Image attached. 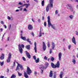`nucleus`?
Instances as JSON below:
<instances>
[{
  "instance_id": "nucleus-15",
  "label": "nucleus",
  "mask_w": 78,
  "mask_h": 78,
  "mask_svg": "<svg viewBox=\"0 0 78 78\" xmlns=\"http://www.w3.org/2000/svg\"><path fill=\"white\" fill-rule=\"evenodd\" d=\"M34 45L35 47L34 48V50H35V53H37V48H36V42H35L34 43Z\"/></svg>"
},
{
  "instance_id": "nucleus-50",
  "label": "nucleus",
  "mask_w": 78,
  "mask_h": 78,
  "mask_svg": "<svg viewBox=\"0 0 78 78\" xmlns=\"http://www.w3.org/2000/svg\"><path fill=\"white\" fill-rule=\"evenodd\" d=\"M31 34L33 35V36H34V33L33 32H32L31 33Z\"/></svg>"
},
{
  "instance_id": "nucleus-5",
  "label": "nucleus",
  "mask_w": 78,
  "mask_h": 78,
  "mask_svg": "<svg viewBox=\"0 0 78 78\" xmlns=\"http://www.w3.org/2000/svg\"><path fill=\"white\" fill-rule=\"evenodd\" d=\"M18 46H19L18 48H19L20 52V53H21V54H22V52L23 51V49L21 47V45L19 44Z\"/></svg>"
},
{
  "instance_id": "nucleus-13",
  "label": "nucleus",
  "mask_w": 78,
  "mask_h": 78,
  "mask_svg": "<svg viewBox=\"0 0 78 78\" xmlns=\"http://www.w3.org/2000/svg\"><path fill=\"white\" fill-rule=\"evenodd\" d=\"M44 66L43 65H41V73L42 74L44 72Z\"/></svg>"
},
{
  "instance_id": "nucleus-57",
  "label": "nucleus",
  "mask_w": 78,
  "mask_h": 78,
  "mask_svg": "<svg viewBox=\"0 0 78 78\" xmlns=\"http://www.w3.org/2000/svg\"><path fill=\"white\" fill-rule=\"evenodd\" d=\"M38 21L39 23H40V22H41V19H38Z\"/></svg>"
},
{
  "instance_id": "nucleus-31",
  "label": "nucleus",
  "mask_w": 78,
  "mask_h": 78,
  "mask_svg": "<svg viewBox=\"0 0 78 78\" xmlns=\"http://www.w3.org/2000/svg\"><path fill=\"white\" fill-rule=\"evenodd\" d=\"M20 69V68H19V66L17 65L16 67V71H17V70H19Z\"/></svg>"
},
{
  "instance_id": "nucleus-12",
  "label": "nucleus",
  "mask_w": 78,
  "mask_h": 78,
  "mask_svg": "<svg viewBox=\"0 0 78 78\" xmlns=\"http://www.w3.org/2000/svg\"><path fill=\"white\" fill-rule=\"evenodd\" d=\"M51 44H52V50H54L55 48V43H54V42H51Z\"/></svg>"
},
{
  "instance_id": "nucleus-10",
  "label": "nucleus",
  "mask_w": 78,
  "mask_h": 78,
  "mask_svg": "<svg viewBox=\"0 0 78 78\" xmlns=\"http://www.w3.org/2000/svg\"><path fill=\"white\" fill-rule=\"evenodd\" d=\"M58 59L59 61H61V58L62 57V53L61 52H59L58 54Z\"/></svg>"
},
{
  "instance_id": "nucleus-54",
  "label": "nucleus",
  "mask_w": 78,
  "mask_h": 78,
  "mask_svg": "<svg viewBox=\"0 0 78 78\" xmlns=\"http://www.w3.org/2000/svg\"><path fill=\"white\" fill-rule=\"evenodd\" d=\"M28 42H29L30 45H32V43H31V41H29Z\"/></svg>"
},
{
  "instance_id": "nucleus-38",
  "label": "nucleus",
  "mask_w": 78,
  "mask_h": 78,
  "mask_svg": "<svg viewBox=\"0 0 78 78\" xmlns=\"http://www.w3.org/2000/svg\"><path fill=\"white\" fill-rule=\"evenodd\" d=\"M69 9L71 11L73 12V9L72 7H71V8Z\"/></svg>"
},
{
  "instance_id": "nucleus-28",
  "label": "nucleus",
  "mask_w": 78,
  "mask_h": 78,
  "mask_svg": "<svg viewBox=\"0 0 78 78\" xmlns=\"http://www.w3.org/2000/svg\"><path fill=\"white\" fill-rule=\"evenodd\" d=\"M16 78V76L14 74H13L11 76L10 78Z\"/></svg>"
},
{
  "instance_id": "nucleus-21",
  "label": "nucleus",
  "mask_w": 78,
  "mask_h": 78,
  "mask_svg": "<svg viewBox=\"0 0 78 78\" xmlns=\"http://www.w3.org/2000/svg\"><path fill=\"white\" fill-rule=\"evenodd\" d=\"M72 62L73 63V64L75 65V64H76V60L75 59L73 58L72 59Z\"/></svg>"
},
{
  "instance_id": "nucleus-1",
  "label": "nucleus",
  "mask_w": 78,
  "mask_h": 78,
  "mask_svg": "<svg viewBox=\"0 0 78 78\" xmlns=\"http://www.w3.org/2000/svg\"><path fill=\"white\" fill-rule=\"evenodd\" d=\"M50 3L48 5V6L46 7V9L47 12H48L50 8H53V0H49Z\"/></svg>"
},
{
  "instance_id": "nucleus-30",
  "label": "nucleus",
  "mask_w": 78,
  "mask_h": 78,
  "mask_svg": "<svg viewBox=\"0 0 78 78\" xmlns=\"http://www.w3.org/2000/svg\"><path fill=\"white\" fill-rule=\"evenodd\" d=\"M45 66L46 67H47L48 66V65H49V64L48 62H45Z\"/></svg>"
},
{
  "instance_id": "nucleus-4",
  "label": "nucleus",
  "mask_w": 78,
  "mask_h": 78,
  "mask_svg": "<svg viewBox=\"0 0 78 78\" xmlns=\"http://www.w3.org/2000/svg\"><path fill=\"white\" fill-rule=\"evenodd\" d=\"M27 72L28 75H31V73L32 72V71L30 69V68L27 67Z\"/></svg>"
},
{
  "instance_id": "nucleus-64",
  "label": "nucleus",
  "mask_w": 78,
  "mask_h": 78,
  "mask_svg": "<svg viewBox=\"0 0 78 78\" xmlns=\"http://www.w3.org/2000/svg\"><path fill=\"white\" fill-rule=\"evenodd\" d=\"M1 31H3V29H2V28L1 29Z\"/></svg>"
},
{
  "instance_id": "nucleus-34",
  "label": "nucleus",
  "mask_w": 78,
  "mask_h": 78,
  "mask_svg": "<svg viewBox=\"0 0 78 78\" xmlns=\"http://www.w3.org/2000/svg\"><path fill=\"white\" fill-rule=\"evenodd\" d=\"M25 5L26 8H28V5L27 4H25Z\"/></svg>"
},
{
  "instance_id": "nucleus-23",
  "label": "nucleus",
  "mask_w": 78,
  "mask_h": 78,
  "mask_svg": "<svg viewBox=\"0 0 78 78\" xmlns=\"http://www.w3.org/2000/svg\"><path fill=\"white\" fill-rule=\"evenodd\" d=\"M62 75H63V72L62 71L60 72V74L59 75L60 78H62Z\"/></svg>"
},
{
  "instance_id": "nucleus-51",
  "label": "nucleus",
  "mask_w": 78,
  "mask_h": 78,
  "mask_svg": "<svg viewBox=\"0 0 78 78\" xmlns=\"http://www.w3.org/2000/svg\"><path fill=\"white\" fill-rule=\"evenodd\" d=\"M11 25L10 24L9 25V30H10L11 29Z\"/></svg>"
},
{
  "instance_id": "nucleus-45",
  "label": "nucleus",
  "mask_w": 78,
  "mask_h": 78,
  "mask_svg": "<svg viewBox=\"0 0 78 78\" xmlns=\"http://www.w3.org/2000/svg\"><path fill=\"white\" fill-rule=\"evenodd\" d=\"M51 27L52 28H53V29H55V26H53V25L52 24H51Z\"/></svg>"
},
{
  "instance_id": "nucleus-59",
  "label": "nucleus",
  "mask_w": 78,
  "mask_h": 78,
  "mask_svg": "<svg viewBox=\"0 0 78 78\" xmlns=\"http://www.w3.org/2000/svg\"><path fill=\"white\" fill-rule=\"evenodd\" d=\"M4 28L5 29L6 28H7V27H6V26L5 25H4Z\"/></svg>"
},
{
  "instance_id": "nucleus-33",
  "label": "nucleus",
  "mask_w": 78,
  "mask_h": 78,
  "mask_svg": "<svg viewBox=\"0 0 78 78\" xmlns=\"http://www.w3.org/2000/svg\"><path fill=\"white\" fill-rule=\"evenodd\" d=\"M0 64H1V66H2L3 65V64H4V62H0Z\"/></svg>"
},
{
  "instance_id": "nucleus-35",
  "label": "nucleus",
  "mask_w": 78,
  "mask_h": 78,
  "mask_svg": "<svg viewBox=\"0 0 78 78\" xmlns=\"http://www.w3.org/2000/svg\"><path fill=\"white\" fill-rule=\"evenodd\" d=\"M71 47V45L70 44H69L68 46V49L69 50H70V48Z\"/></svg>"
},
{
  "instance_id": "nucleus-17",
  "label": "nucleus",
  "mask_w": 78,
  "mask_h": 78,
  "mask_svg": "<svg viewBox=\"0 0 78 78\" xmlns=\"http://www.w3.org/2000/svg\"><path fill=\"white\" fill-rule=\"evenodd\" d=\"M24 77L26 78H29V76H28L27 75V73H26L25 72H24Z\"/></svg>"
},
{
  "instance_id": "nucleus-19",
  "label": "nucleus",
  "mask_w": 78,
  "mask_h": 78,
  "mask_svg": "<svg viewBox=\"0 0 78 78\" xmlns=\"http://www.w3.org/2000/svg\"><path fill=\"white\" fill-rule=\"evenodd\" d=\"M30 45L29 44L26 46L25 47L28 50H30Z\"/></svg>"
},
{
  "instance_id": "nucleus-2",
  "label": "nucleus",
  "mask_w": 78,
  "mask_h": 78,
  "mask_svg": "<svg viewBox=\"0 0 78 78\" xmlns=\"http://www.w3.org/2000/svg\"><path fill=\"white\" fill-rule=\"evenodd\" d=\"M50 16H48V27L49 28L50 27V26H51V21H50Z\"/></svg>"
},
{
  "instance_id": "nucleus-3",
  "label": "nucleus",
  "mask_w": 78,
  "mask_h": 78,
  "mask_svg": "<svg viewBox=\"0 0 78 78\" xmlns=\"http://www.w3.org/2000/svg\"><path fill=\"white\" fill-rule=\"evenodd\" d=\"M11 54L9 53L8 55V58L7 60V62H9L11 61Z\"/></svg>"
},
{
  "instance_id": "nucleus-49",
  "label": "nucleus",
  "mask_w": 78,
  "mask_h": 78,
  "mask_svg": "<svg viewBox=\"0 0 78 78\" xmlns=\"http://www.w3.org/2000/svg\"><path fill=\"white\" fill-rule=\"evenodd\" d=\"M52 53V49H51L50 50V54H51V53Z\"/></svg>"
},
{
  "instance_id": "nucleus-40",
  "label": "nucleus",
  "mask_w": 78,
  "mask_h": 78,
  "mask_svg": "<svg viewBox=\"0 0 78 78\" xmlns=\"http://www.w3.org/2000/svg\"><path fill=\"white\" fill-rule=\"evenodd\" d=\"M33 58H34V60H36V57L35 55L33 56Z\"/></svg>"
},
{
  "instance_id": "nucleus-42",
  "label": "nucleus",
  "mask_w": 78,
  "mask_h": 78,
  "mask_svg": "<svg viewBox=\"0 0 78 78\" xmlns=\"http://www.w3.org/2000/svg\"><path fill=\"white\" fill-rule=\"evenodd\" d=\"M21 47L23 48H24V47H25V45L23 44H21Z\"/></svg>"
},
{
  "instance_id": "nucleus-60",
  "label": "nucleus",
  "mask_w": 78,
  "mask_h": 78,
  "mask_svg": "<svg viewBox=\"0 0 78 78\" xmlns=\"http://www.w3.org/2000/svg\"><path fill=\"white\" fill-rule=\"evenodd\" d=\"M0 78H4V76H1L0 77Z\"/></svg>"
},
{
  "instance_id": "nucleus-26",
  "label": "nucleus",
  "mask_w": 78,
  "mask_h": 78,
  "mask_svg": "<svg viewBox=\"0 0 78 78\" xmlns=\"http://www.w3.org/2000/svg\"><path fill=\"white\" fill-rule=\"evenodd\" d=\"M21 38L23 40H24V41H27V39H26V37H23L22 36L21 37Z\"/></svg>"
},
{
  "instance_id": "nucleus-20",
  "label": "nucleus",
  "mask_w": 78,
  "mask_h": 78,
  "mask_svg": "<svg viewBox=\"0 0 78 78\" xmlns=\"http://www.w3.org/2000/svg\"><path fill=\"white\" fill-rule=\"evenodd\" d=\"M51 66L52 68L55 69V65L53 63V62L51 63Z\"/></svg>"
},
{
  "instance_id": "nucleus-27",
  "label": "nucleus",
  "mask_w": 78,
  "mask_h": 78,
  "mask_svg": "<svg viewBox=\"0 0 78 78\" xmlns=\"http://www.w3.org/2000/svg\"><path fill=\"white\" fill-rule=\"evenodd\" d=\"M39 58H37V59L35 60V62L36 63H38L40 61Z\"/></svg>"
},
{
  "instance_id": "nucleus-22",
  "label": "nucleus",
  "mask_w": 78,
  "mask_h": 78,
  "mask_svg": "<svg viewBox=\"0 0 78 78\" xmlns=\"http://www.w3.org/2000/svg\"><path fill=\"white\" fill-rule=\"evenodd\" d=\"M52 76H53V72L51 71L49 74V77H52Z\"/></svg>"
},
{
  "instance_id": "nucleus-53",
  "label": "nucleus",
  "mask_w": 78,
  "mask_h": 78,
  "mask_svg": "<svg viewBox=\"0 0 78 78\" xmlns=\"http://www.w3.org/2000/svg\"><path fill=\"white\" fill-rule=\"evenodd\" d=\"M44 27H46V22H44Z\"/></svg>"
},
{
  "instance_id": "nucleus-39",
  "label": "nucleus",
  "mask_w": 78,
  "mask_h": 78,
  "mask_svg": "<svg viewBox=\"0 0 78 78\" xmlns=\"http://www.w3.org/2000/svg\"><path fill=\"white\" fill-rule=\"evenodd\" d=\"M48 58H47L46 56H45L44 58V60H47Z\"/></svg>"
},
{
  "instance_id": "nucleus-36",
  "label": "nucleus",
  "mask_w": 78,
  "mask_h": 78,
  "mask_svg": "<svg viewBox=\"0 0 78 78\" xmlns=\"http://www.w3.org/2000/svg\"><path fill=\"white\" fill-rule=\"evenodd\" d=\"M48 47H50V42H48Z\"/></svg>"
},
{
  "instance_id": "nucleus-44",
  "label": "nucleus",
  "mask_w": 78,
  "mask_h": 78,
  "mask_svg": "<svg viewBox=\"0 0 78 78\" xmlns=\"http://www.w3.org/2000/svg\"><path fill=\"white\" fill-rule=\"evenodd\" d=\"M51 60L52 61V62H53V61L55 60V58L53 57H52V58H51Z\"/></svg>"
},
{
  "instance_id": "nucleus-25",
  "label": "nucleus",
  "mask_w": 78,
  "mask_h": 78,
  "mask_svg": "<svg viewBox=\"0 0 78 78\" xmlns=\"http://www.w3.org/2000/svg\"><path fill=\"white\" fill-rule=\"evenodd\" d=\"M74 17V16H73V15H71L69 16V18H70V19H71L72 20V19H73Z\"/></svg>"
},
{
  "instance_id": "nucleus-11",
  "label": "nucleus",
  "mask_w": 78,
  "mask_h": 78,
  "mask_svg": "<svg viewBox=\"0 0 78 78\" xmlns=\"http://www.w3.org/2000/svg\"><path fill=\"white\" fill-rule=\"evenodd\" d=\"M72 41L73 43L75 45H76V41L75 40V37H73V38H72Z\"/></svg>"
},
{
  "instance_id": "nucleus-29",
  "label": "nucleus",
  "mask_w": 78,
  "mask_h": 78,
  "mask_svg": "<svg viewBox=\"0 0 78 78\" xmlns=\"http://www.w3.org/2000/svg\"><path fill=\"white\" fill-rule=\"evenodd\" d=\"M7 19H8V20H13V18H12V17H11H11H10L9 16H7Z\"/></svg>"
},
{
  "instance_id": "nucleus-47",
  "label": "nucleus",
  "mask_w": 78,
  "mask_h": 78,
  "mask_svg": "<svg viewBox=\"0 0 78 78\" xmlns=\"http://www.w3.org/2000/svg\"><path fill=\"white\" fill-rule=\"evenodd\" d=\"M1 24H2V25H4V24H5V23H4V22H3V21H1Z\"/></svg>"
},
{
  "instance_id": "nucleus-46",
  "label": "nucleus",
  "mask_w": 78,
  "mask_h": 78,
  "mask_svg": "<svg viewBox=\"0 0 78 78\" xmlns=\"http://www.w3.org/2000/svg\"><path fill=\"white\" fill-rule=\"evenodd\" d=\"M23 11H28V10L27 9L25 8L23 9Z\"/></svg>"
},
{
  "instance_id": "nucleus-14",
  "label": "nucleus",
  "mask_w": 78,
  "mask_h": 78,
  "mask_svg": "<svg viewBox=\"0 0 78 78\" xmlns=\"http://www.w3.org/2000/svg\"><path fill=\"white\" fill-rule=\"evenodd\" d=\"M28 28L30 30H31L33 29V26L31 24L28 25Z\"/></svg>"
},
{
  "instance_id": "nucleus-16",
  "label": "nucleus",
  "mask_w": 78,
  "mask_h": 78,
  "mask_svg": "<svg viewBox=\"0 0 78 78\" xmlns=\"http://www.w3.org/2000/svg\"><path fill=\"white\" fill-rule=\"evenodd\" d=\"M42 31H41V29H40V31L39 32V37H41L42 36V34H43V35H44V33H43L42 34Z\"/></svg>"
},
{
  "instance_id": "nucleus-37",
  "label": "nucleus",
  "mask_w": 78,
  "mask_h": 78,
  "mask_svg": "<svg viewBox=\"0 0 78 78\" xmlns=\"http://www.w3.org/2000/svg\"><path fill=\"white\" fill-rule=\"evenodd\" d=\"M58 14V10H57L55 11V14Z\"/></svg>"
},
{
  "instance_id": "nucleus-58",
  "label": "nucleus",
  "mask_w": 78,
  "mask_h": 78,
  "mask_svg": "<svg viewBox=\"0 0 78 78\" xmlns=\"http://www.w3.org/2000/svg\"><path fill=\"white\" fill-rule=\"evenodd\" d=\"M27 42H29V41H30V39H29V38L27 39Z\"/></svg>"
},
{
  "instance_id": "nucleus-55",
  "label": "nucleus",
  "mask_w": 78,
  "mask_h": 78,
  "mask_svg": "<svg viewBox=\"0 0 78 78\" xmlns=\"http://www.w3.org/2000/svg\"><path fill=\"white\" fill-rule=\"evenodd\" d=\"M44 16L42 17V20H44Z\"/></svg>"
},
{
  "instance_id": "nucleus-18",
  "label": "nucleus",
  "mask_w": 78,
  "mask_h": 78,
  "mask_svg": "<svg viewBox=\"0 0 78 78\" xmlns=\"http://www.w3.org/2000/svg\"><path fill=\"white\" fill-rule=\"evenodd\" d=\"M66 6L67 7V9H70V8H72V5H71L68 4Z\"/></svg>"
},
{
  "instance_id": "nucleus-24",
  "label": "nucleus",
  "mask_w": 78,
  "mask_h": 78,
  "mask_svg": "<svg viewBox=\"0 0 78 78\" xmlns=\"http://www.w3.org/2000/svg\"><path fill=\"white\" fill-rule=\"evenodd\" d=\"M0 58L2 60H3L4 58H5V55H4L3 54H2Z\"/></svg>"
},
{
  "instance_id": "nucleus-7",
  "label": "nucleus",
  "mask_w": 78,
  "mask_h": 78,
  "mask_svg": "<svg viewBox=\"0 0 78 78\" xmlns=\"http://www.w3.org/2000/svg\"><path fill=\"white\" fill-rule=\"evenodd\" d=\"M16 62L17 64V65L18 66V67H20L21 70H23V67L22 65L21 64H20V63H18L17 62Z\"/></svg>"
},
{
  "instance_id": "nucleus-43",
  "label": "nucleus",
  "mask_w": 78,
  "mask_h": 78,
  "mask_svg": "<svg viewBox=\"0 0 78 78\" xmlns=\"http://www.w3.org/2000/svg\"><path fill=\"white\" fill-rule=\"evenodd\" d=\"M23 59V61H26V59H25V58L24 57H22Z\"/></svg>"
},
{
  "instance_id": "nucleus-48",
  "label": "nucleus",
  "mask_w": 78,
  "mask_h": 78,
  "mask_svg": "<svg viewBox=\"0 0 78 78\" xmlns=\"http://www.w3.org/2000/svg\"><path fill=\"white\" fill-rule=\"evenodd\" d=\"M18 5H23V3H21V2H20L19 3Z\"/></svg>"
},
{
  "instance_id": "nucleus-6",
  "label": "nucleus",
  "mask_w": 78,
  "mask_h": 78,
  "mask_svg": "<svg viewBox=\"0 0 78 78\" xmlns=\"http://www.w3.org/2000/svg\"><path fill=\"white\" fill-rule=\"evenodd\" d=\"M59 67H60V63H59V61H58L55 65V69L56 68H59Z\"/></svg>"
},
{
  "instance_id": "nucleus-56",
  "label": "nucleus",
  "mask_w": 78,
  "mask_h": 78,
  "mask_svg": "<svg viewBox=\"0 0 78 78\" xmlns=\"http://www.w3.org/2000/svg\"><path fill=\"white\" fill-rule=\"evenodd\" d=\"M54 78H56V75H54L53 76Z\"/></svg>"
},
{
  "instance_id": "nucleus-61",
  "label": "nucleus",
  "mask_w": 78,
  "mask_h": 78,
  "mask_svg": "<svg viewBox=\"0 0 78 78\" xmlns=\"http://www.w3.org/2000/svg\"><path fill=\"white\" fill-rule=\"evenodd\" d=\"M34 1H35V2H37H37H38V1H37V0H34Z\"/></svg>"
},
{
  "instance_id": "nucleus-41",
  "label": "nucleus",
  "mask_w": 78,
  "mask_h": 78,
  "mask_svg": "<svg viewBox=\"0 0 78 78\" xmlns=\"http://www.w3.org/2000/svg\"><path fill=\"white\" fill-rule=\"evenodd\" d=\"M18 73L19 76H22V73H19V72H18Z\"/></svg>"
},
{
  "instance_id": "nucleus-63",
  "label": "nucleus",
  "mask_w": 78,
  "mask_h": 78,
  "mask_svg": "<svg viewBox=\"0 0 78 78\" xmlns=\"http://www.w3.org/2000/svg\"><path fill=\"white\" fill-rule=\"evenodd\" d=\"M29 0H28V1H27V3H29Z\"/></svg>"
},
{
  "instance_id": "nucleus-32",
  "label": "nucleus",
  "mask_w": 78,
  "mask_h": 78,
  "mask_svg": "<svg viewBox=\"0 0 78 78\" xmlns=\"http://www.w3.org/2000/svg\"><path fill=\"white\" fill-rule=\"evenodd\" d=\"M42 6H44V1L43 0L41 2Z\"/></svg>"
},
{
  "instance_id": "nucleus-52",
  "label": "nucleus",
  "mask_w": 78,
  "mask_h": 78,
  "mask_svg": "<svg viewBox=\"0 0 78 78\" xmlns=\"http://www.w3.org/2000/svg\"><path fill=\"white\" fill-rule=\"evenodd\" d=\"M76 35H77V36H78V32L77 31H76Z\"/></svg>"
},
{
  "instance_id": "nucleus-8",
  "label": "nucleus",
  "mask_w": 78,
  "mask_h": 78,
  "mask_svg": "<svg viewBox=\"0 0 78 78\" xmlns=\"http://www.w3.org/2000/svg\"><path fill=\"white\" fill-rule=\"evenodd\" d=\"M43 49L44 51L46 50V44L44 42H43Z\"/></svg>"
},
{
  "instance_id": "nucleus-62",
  "label": "nucleus",
  "mask_w": 78,
  "mask_h": 78,
  "mask_svg": "<svg viewBox=\"0 0 78 78\" xmlns=\"http://www.w3.org/2000/svg\"><path fill=\"white\" fill-rule=\"evenodd\" d=\"M15 64H16V62H13V66H15Z\"/></svg>"
},
{
  "instance_id": "nucleus-9",
  "label": "nucleus",
  "mask_w": 78,
  "mask_h": 78,
  "mask_svg": "<svg viewBox=\"0 0 78 78\" xmlns=\"http://www.w3.org/2000/svg\"><path fill=\"white\" fill-rule=\"evenodd\" d=\"M25 52L27 57H28L29 59H30V58H31V55H30V54L27 51H26Z\"/></svg>"
}]
</instances>
